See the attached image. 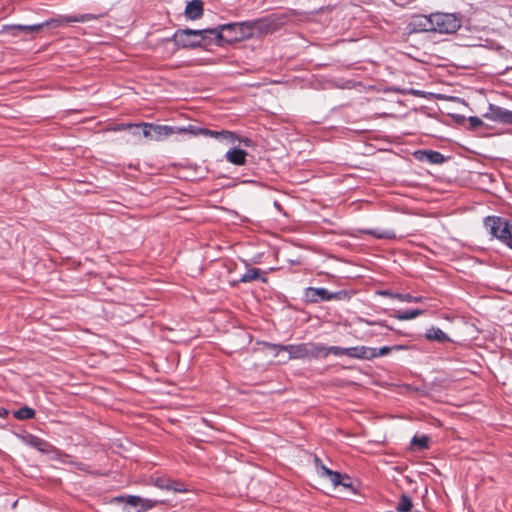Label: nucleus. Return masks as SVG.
<instances>
[{"instance_id":"obj_16","label":"nucleus","mask_w":512,"mask_h":512,"mask_svg":"<svg viewBox=\"0 0 512 512\" xmlns=\"http://www.w3.org/2000/svg\"><path fill=\"white\" fill-rule=\"evenodd\" d=\"M425 337L431 341L445 343L450 341L449 336L438 327H430L425 333Z\"/></svg>"},{"instance_id":"obj_3","label":"nucleus","mask_w":512,"mask_h":512,"mask_svg":"<svg viewBox=\"0 0 512 512\" xmlns=\"http://www.w3.org/2000/svg\"><path fill=\"white\" fill-rule=\"evenodd\" d=\"M223 38L220 39V44L225 42H236L242 39L251 37L253 34L254 25L252 22H235L217 26Z\"/></svg>"},{"instance_id":"obj_12","label":"nucleus","mask_w":512,"mask_h":512,"mask_svg":"<svg viewBox=\"0 0 512 512\" xmlns=\"http://www.w3.org/2000/svg\"><path fill=\"white\" fill-rule=\"evenodd\" d=\"M315 465H316L317 473L320 476L327 477L330 480V482L333 484L334 487H337L339 485V479H340L339 472L332 471L325 465L320 464V460L317 457L315 458Z\"/></svg>"},{"instance_id":"obj_11","label":"nucleus","mask_w":512,"mask_h":512,"mask_svg":"<svg viewBox=\"0 0 512 512\" xmlns=\"http://www.w3.org/2000/svg\"><path fill=\"white\" fill-rule=\"evenodd\" d=\"M306 297L310 301L317 302L318 300H331L335 297V294L325 288L309 287L306 290Z\"/></svg>"},{"instance_id":"obj_18","label":"nucleus","mask_w":512,"mask_h":512,"mask_svg":"<svg viewBox=\"0 0 512 512\" xmlns=\"http://www.w3.org/2000/svg\"><path fill=\"white\" fill-rule=\"evenodd\" d=\"M27 443L37 449L42 453H50L52 451V446L47 441H44L36 436H30L27 440Z\"/></svg>"},{"instance_id":"obj_19","label":"nucleus","mask_w":512,"mask_h":512,"mask_svg":"<svg viewBox=\"0 0 512 512\" xmlns=\"http://www.w3.org/2000/svg\"><path fill=\"white\" fill-rule=\"evenodd\" d=\"M424 314V310L422 309H412L407 311H396L394 317L398 320L405 321L414 319L420 315Z\"/></svg>"},{"instance_id":"obj_7","label":"nucleus","mask_w":512,"mask_h":512,"mask_svg":"<svg viewBox=\"0 0 512 512\" xmlns=\"http://www.w3.org/2000/svg\"><path fill=\"white\" fill-rule=\"evenodd\" d=\"M485 117L489 120L505 124L512 123V111L493 104L489 105Z\"/></svg>"},{"instance_id":"obj_24","label":"nucleus","mask_w":512,"mask_h":512,"mask_svg":"<svg viewBox=\"0 0 512 512\" xmlns=\"http://www.w3.org/2000/svg\"><path fill=\"white\" fill-rule=\"evenodd\" d=\"M14 417L19 419V420H24V419H31L34 417V410L29 408V407H22L20 409H18L17 411H15L14 413Z\"/></svg>"},{"instance_id":"obj_26","label":"nucleus","mask_w":512,"mask_h":512,"mask_svg":"<svg viewBox=\"0 0 512 512\" xmlns=\"http://www.w3.org/2000/svg\"><path fill=\"white\" fill-rule=\"evenodd\" d=\"M202 127H197V126H194V125H189L187 127H176V134H185V133H189L191 135H194V136H197V135H202Z\"/></svg>"},{"instance_id":"obj_42","label":"nucleus","mask_w":512,"mask_h":512,"mask_svg":"<svg viewBox=\"0 0 512 512\" xmlns=\"http://www.w3.org/2000/svg\"><path fill=\"white\" fill-rule=\"evenodd\" d=\"M8 411L5 408H0V417H5Z\"/></svg>"},{"instance_id":"obj_32","label":"nucleus","mask_w":512,"mask_h":512,"mask_svg":"<svg viewBox=\"0 0 512 512\" xmlns=\"http://www.w3.org/2000/svg\"><path fill=\"white\" fill-rule=\"evenodd\" d=\"M128 132L135 139H140L141 138V123L140 124H131L130 129H128Z\"/></svg>"},{"instance_id":"obj_34","label":"nucleus","mask_w":512,"mask_h":512,"mask_svg":"<svg viewBox=\"0 0 512 512\" xmlns=\"http://www.w3.org/2000/svg\"><path fill=\"white\" fill-rule=\"evenodd\" d=\"M338 486H343L344 488H351L352 483L350 481V478L347 475H343L340 473V479H339Z\"/></svg>"},{"instance_id":"obj_29","label":"nucleus","mask_w":512,"mask_h":512,"mask_svg":"<svg viewBox=\"0 0 512 512\" xmlns=\"http://www.w3.org/2000/svg\"><path fill=\"white\" fill-rule=\"evenodd\" d=\"M371 235H373L376 238L380 239H391L395 237V234L391 230H379V229H372L369 231Z\"/></svg>"},{"instance_id":"obj_15","label":"nucleus","mask_w":512,"mask_h":512,"mask_svg":"<svg viewBox=\"0 0 512 512\" xmlns=\"http://www.w3.org/2000/svg\"><path fill=\"white\" fill-rule=\"evenodd\" d=\"M247 153L244 150L233 148L226 152L225 158L234 165H243L246 161Z\"/></svg>"},{"instance_id":"obj_25","label":"nucleus","mask_w":512,"mask_h":512,"mask_svg":"<svg viewBox=\"0 0 512 512\" xmlns=\"http://www.w3.org/2000/svg\"><path fill=\"white\" fill-rule=\"evenodd\" d=\"M95 19H96V16L94 14H89V13L81 14L78 16L68 15V19H66V23H73V22L84 23V22H89V21L95 20Z\"/></svg>"},{"instance_id":"obj_6","label":"nucleus","mask_w":512,"mask_h":512,"mask_svg":"<svg viewBox=\"0 0 512 512\" xmlns=\"http://www.w3.org/2000/svg\"><path fill=\"white\" fill-rule=\"evenodd\" d=\"M115 500L125 502L127 506L135 508L136 512H146L157 504V501L139 496L117 497Z\"/></svg>"},{"instance_id":"obj_41","label":"nucleus","mask_w":512,"mask_h":512,"mask_svg":"<svg viewBox=\"0 0 512 512\" xmlns=\"http://www.w3.org/2000/svg\"><path fill=\"white\" fill-rule=\"evenodd\" d=\"M391 347V351L392 350H402L404 349L405 347L402 346V345H394V346H390Z\"/></svg>"},{"instance_id":"obj_8","label":"nucleus","mask_w":512,"mask_h":512,"mask_svg":"<svg viewBox=\"0 0 512 512\" xmlns=\"http://www.w3.org/2000/svg\"><path fill=\"white\" fill-rule=\"evenodd\" d=\"M346 356L350 358L370 360L375 358V353L373 352L372 347L355 346L347 348Z\"/></svg>"},{"instance_id":"obj_27","label":"nucleus","mask_w":512,"mask_h":512,"mask_svg":"<svg viewBox=\"0 0 512 512\" xmlns=\"http://www.w3.org/2000/svg\"><path fill=\"white\" fill-rule=\"evenodd\" d=\"M425 156L427 161L433 164H441L444 162V156L437 151H426Z\"/></svg>"},{"instance_id":"obj_28","label":"nucleus","mask_w":512,"mask_h":512,"mask_svg":"<svg viewBox=\"0 0 512 512\" xmlns=\"http://www.w3.org/2000/svg\"><path fill=\"white\" fill-rule=\"evenodd\" d=\"M259 272L260 271L256 268L249 269L241 276L239 282L247 283L256 280L259 277Z\"/></svg>"},{"instance_id":"obj_40","label":"nucleus","mask_w":512,"mask_h":512,"mask_svg":"<svg viewBox=\"0 0 512 512\" xmlns=\"http://www.w3.org/2000/svg\"><path fill=\"white\" fill-rule=\"evenodd\" d=\"M423 300V297L421 296H412V302H421Z\"/></svg>"},{"instance_id":"obj_30","label":"nucleus","mask_w":512,"mask_h":512,"mask_svg":"<svg viewBox=\"0 0 512 512\" xmlns=\"http://www.w3.org/2000/svg\"><path fill=\"white\" fill-rule=\"evenodd\" d=\"M153 124L152 123H141V137L152 140L153 135Z\"/></svg>"},{"instance_id":"obj_36","label":"nucleus","mask_w":512,"mask_h":512,"mask_svg":"<svg viewBox=\"0 0 512 512\" xmlns=\"http://www.w3.org/2000/svg\"><path fill=\"white\" fill-rule=\"evenodd\" d=\"M468 122H469L471 128H474V129L479 127L483 123L482 120L476 116L469 117Z\"/></svg>"},{"instance_id":"obj_13","label":"nucleus","mask_w":512,"mask_h":512,"mask_svg":"<svg viewBox=\"0 0 512 512\" xmlns=\"http://www.w3.org/2000/svg\"><path fill=\"white\" fill-rule=\"evenodd\" d=\"M202 135L212 137V138H215V139H218L221 141H226L228 143H235V141L238 140V138L236 137V135L233 132L225 131V130L214 131V130H209L207 128H203Z\"/></svg>"},{"instance_id":"obj_31","label":"nucleus","mask_w":512,"mask_h":512,"mask_svg":"<svg viewBox=\"0 0 512 512\" xmlns=\"http://www.w3.org/2000/svg\"><path fill=\"white\" fill-rule=\"evenodd\" d=\"M347 348H342L338 346H328V355L333 354L337 357L346 356Z\"/></svg>"},{"instance_id":"obj_43","label":"nucleus","mask_w":512,"mask_h":512,"mask_svg":"<svg viewBox=\"0 0 512 512\" xmlns=\"http://www.w3.org/2000/svg\"><path fill=\"white\" fill-rule=\"evenodd\" d=\"M241 142L245 145V146H250L251 145V140L250 139H243L241 140Z\"/></svg>"},{"instance_id":"obj_39","label":"nucleus","mask_w":512,"mask_h":512,"mask_svg":"<svg viewBox=\"0 0 512 512\" xmlns=\"http://www.w3.org/2000/svg\"><path fill=\"white\" fill-rule=\"evenodd\" d=\"M395 294L396 293H392V292L387 291V290L380 292V295L386 296V297H390V298H393V299H395Z\"/></svg>"},{"instance_id":"obj_23","label":"nucleus","mask_w":512,"mask_h":512,"mask_svg":"<svg viewBox=\"0 0 512 512\" xmlns=\"http://www.w3.org/2000/svg\"><path fill=\"white\" fill-rule=\"evenodd\" d=\"M412 500L409 496L403 494L399 500V503L396 507L398 512H410L412 509Z\"/></svg>"},{"instance_id":"obj_35","label":"nucleus","mask_w":512,"mask_h":512,"mask_svg":"<svg viewBox=\"0 0 512 512\" xmlns=\"http://www.w3.org/2000/svg\"><path fill=\"white\" fill-rule=\"evenodd\" d=\"M390 351H391V347L390 346L381 347L379 350H377L376 348H373V352L375 353V358L376 357H380V356H385Z\"/></svg>"},{"instance_id":"obj_20","label":"nucleus","mask_w":512,"mask_h":512,"mask_svg":"<svg viewBox=\"0 0 512 512\" xmlns=\"http://www.w3.org/2000/svg\"><path fill=\"white\" fill-rule=\"evenodd\" d=\"M155 485L161 489L173 490L175 492L184 491L181 484L175 483L167 479H157Z\"/></svg>"},{"instance_id":"obj_14","label":"nucleus","mask_w":512,"mask_h":512,"mask_svg":"<svg viewBox=\"0 0 512 512\" xmlns=\"http://www.w3.org/2000/svg\"><path fill=\"white\" fill-rule=\"evenodd\" d=\"M203 14V2L201 0L189 1L185 8V16L187 19L196 20Z\"/></svg>"},{"instance_id":"obj_37","label":"nucleus","mask_w":512,"mask_h":512,"mask_svg":"<svg viewBox=\"0 0 512 512\" xmlns=\"http://www.w3.org/2000/svg\"><path fill=\"white\" fill-rule=\"evenodd\" d=\"M360 322L361 323H365L367 325H378V326H384L386 328H389L385 323L384 321H378V322H373V321H369V320H365V319H360Z\"/></svg>"},{"instance_id":"obj_33","label":"nucleus","mask_w":512,"mask_h":512,"mask_svg":"<svg viewBox=\"0 0 512 512\" xmlns=\"http://www.w3.org/2000/svg\"><path fill=\"white\" fill-rule=\"evenodd\" d=\"M395 299L401 302L412 303V295L408 293H396Z\"/></svg>"},{"instance_id":"obj_2","label":"nucleus","mask_w":512,"mask_h":512,"mask_svg":"<svg viewBox=\"0 0 512 512\" xmlns=\"http://www.w3.org/2000/svg\"><path fill=\"white\" fill-rule=\"evenodd\" d=\"M426 30L439 33H455L461 27V19L453 13H433L425 19Z\"/></svg>"},{"instance_id":"obj_4","label":"nucleus","mask_w":512,"mask_h":512,"mask_svg":"<svg viewBox=\"0 0 512 512\" xmlns=\"http://www.w3.org/2000/svg\"><path fill=\"white\" fill-rule=\"evenodd\" d=\"M484 224L485 228L493 237L499 239L508 247L512 248V224L507 220L496 216L487 217Z\"/></svg>"},{"instance_id":"obj_1","label":"nucleus","mask_w":512,"mask_h":512,"mask_svg":"<svg viewBox=\"0 0 512 512\" xmlns=\"http://www.w3.org/2000/svg\"><path fill=\"white\" fill-rule=\"evenodd\" d=\"M223 37L219 28L182 29L176 31L173 36L175 43L183 48H194L211 43L220 44V39Z\"/></svg>"},{"instance_id":"obj_10","label":"nucleus","mask_w":512,"mask_h":512,"mask_svg":"<svg viewBox=\"0 0 512 512\" xmlns=\"http://www.w3.org/2000/svg\"><path fill=\"white\" fill-rule=\"evenodd\" d=\"M153 135H152V141H162L174 134H176V126H169V125H157L153 124Z\"/></svg>"},{"instance_id":"obj_38","label":"nucleus","mask_w":512,"mask_h":512,"mask_svg":"<svg viewBox=\"0 0 512 512\" xmlns=\"http://www.w3.org/2000/svg\"><path fill=\"white\" fill-rule=\"evenodd\" d=\"M131 124H118L114 127V131H124L130 129Z\"/></svg>"},{"instance_id":"obj_21","label":"nucleus","mask_w":512,"mask_h":512,"mask_svg":"<svg viewBox=\"0 0 512 512\" xmlns=\"http://www.w3.org/2000/svg\"><path fill=\"white\" fill-rule=\"evenodd\" d=\"M66 19H68V15L51 18L45 22L39 23V25H41V29L44 27L57 28L67 24Z\"/></svg>"},{"instance_id":"obj_5","label":"nucleus","mask_w":512,"mask_h":512,"mask_svg":"<svg viewBox=\"0 0 512 512\" xmlns=\"http://www.w3.org/2000/svg\"><path fill=\"white\" fill-rule=\"evenodd\" d=\"M269 347L278 355L281 351L287 352L288 359H309L308 343L297 345L270 344Z\"/></svg>"},{"instance_id":"obj_9","label":"nucleus","mask_w":512,"mask_h":512,"mask_svg":"<svg viewBox=\"0 0 512 512\" xmlns=\"http://www.w3.org/2000/svg\"><path fill=\"white\" fill-rule=\"evenodd\" d=\"M41 30V25L34 24V25H5L3 26V31L9 33L12 36H18L20 32L30 34L35 33Z\"/></svg>"},{"instance_id":"obj_17","label":"nucleus","mask_w":512,"mask_h":512,"mask_svg":"<svg viewBox=\"0 0 512 512\" xmlns=\"http://www.w3.org/2000/svg\"><path fill=\"white\" fill-rule=\"evenodd\" d=\"M309 358H326L328 346L322 343H308Z\"/></svg>"},{"instance_id":"obj_22","label":"nucleus","mask_w":512,"mask_h":512,"mask_svg":"<svg viewBox=\"0 0 512 512\" xmlns=\"http://www.w3.org/2000/svg\"><path fill=\"white\" fill-rule=\"evenodd\" d=\"M429 437L422 436H414L411 441V445L418 451L424 450L428 448Z\"/></svg>"}]
</instances>
